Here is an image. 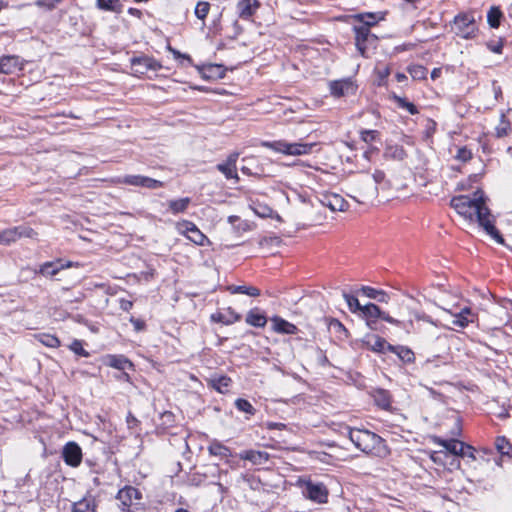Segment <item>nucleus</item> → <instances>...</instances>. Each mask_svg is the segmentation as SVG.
Masks as SVG:
<instances>
[{
	"label": "nucleus",
	"instance_id": "nucleus-56",
	"mask_svg": "<svg viewBox=\"0 0 512 512\" xmlns=\"http://www.w3.org/2000/svg\"><path fill=\"white\" fill-rule=\"evenodd\" d=\"M128 14L139 19L142 17V11L137 8H129Z\"/></svg>",
	"mask_w": 512,
	"mask_h": 512
},
{
	"label": "nucleus",
	"instance_id": "nucleus-31",
	"mask_svg": "<svg viewBox=\"0 0 512 512\" xmlns=\"http://www.w3.org/2000/svg\"><path fill=\"white\" fill-rule=\"evenodd\" d=\"M227 290L232 294H246L252 297H257L260 295V290L253 286L231 285L227 288Z\"/></svg>",
	"mask_w": 512,
	"mask_h": 512
},
{
	"label": "nucleus",
	"instance_id": "nucleus-2",
	"mask_svg": "<svg viewBox=\"0 0 512 512\" xmlns=\"http://www.w3.org/2000/svg\"><path fill=\"white\" fill-rule=\"evenodd\" d=\"M261 146L269 148L275 152L289 155V156H302L311 153L312 149L316 146V143H302L294 142L290 143L285 140L278 141H263Z\"/></svg>",
	"mask_w": 512,
	"mask_h": 512
},
{
	"label": "nucleus",
	"instance_id": "nucleus-5",
	"mask_svg": "<svg viewBox=\"0 0 512 512\" xmlns=\"http://www.w3.org/2000/svg\"><path fill=\"white\" fill-rule=\"evenodd\" d=\"M453 30L461 38L470 39L474 37L477 31L474 15L472 13H460L455 16Z\"/></svg>",
	"mask_w": 512,
	"mask_h": 512
},
{
	"label": "nucleus",
	"instance_id": "nucleus-19",
	"mask_svg": "<svg viewBox=\"0 0 512 512\" xmlns=\"http://www.w3.org/2000/svg\"><path fill=\"white\" fill-rule=\"evenodd\" d=\"M211 321L216 323H222L224 325H231L241 319L233 308L228 307L225 312H216L211 315Z\"/></svg>",
	"mask_w": 512,
	"mask_h": 512
},
{
	"label": "nucleus",
	"instance_id": "nucleus-39",
	"mask_svg": "<svg viewBox=\"0 0 512 512\" xmlns=\"http://www.w3.org/2000/svg\"><path fill=\"white\" fill-rule=\"evenodd\" d=\"M256 215L262 218L273 217V210L269 206L261 203H253L251 206Z\"/></svg>",
	"mask_w": 512,
	"mask_h": 512
},
{
	"label": "nucleus",
	"instance_id": "nucleus-18",
	"mask_svg": "<svg viewBox=\"0 0 512 512\" xmlns=\"http://www.w3.org/2000/svg\"><path fill=\"white\" fill-rule=\"evenodd\" d=\"M433 442L445 448L449 453L460 456L465 453V443L456 439L444 440L434 437Z\"/></svg>",
	"mask_w": 512,
	"mask_h": 512
},
{
	"label": "nucleus",
	"instance_id": "nucleus-61",
	"mask_svg": "<svg viewBox=\"0 0 512 512\" xmlns=\"http://www.w3.org/2000/svg\"><path fill=\"white\" fill-rule=\"evenodd\" d=\"M390 71L388 67H384L382 70L379 71L380 77L385 78L389 75Z\"/></svg>",
	"mask_w": 512,
	"mask_h": 512
},
{
	"label": "nucleus",
	"instance_id": "nucleus-17",
	"mask_svg": "<svg viewBox=\"0 0 512 512\" xmlns=\"http://www.w3.org/2000/svg\"><path fill=\"white\" fill-rule=\"evenodd\" d=\"M24 63L19 56L7 55L0 58V72L12 74L23 69Z\"/></svg>",
	"mask_w": 512,
	"mask_h": 512
},
{
	"label": "nucleus",
	"instance_id": "nucleus-33",
	"mask_svg": "<svg viewBox=\"0 0 512 512\" xmlns=\"http://www.w3.org/2000/svg\"><path fill=\"white\" fill-rule=\"evenodd\" d=\"M190 202L191 200L189 197L170 200L168 201V207L173 214H178L184 212L188 208Z\"/></svg>",
	"mask_w": 512,
	"mask_h": 512
},
{
	"label": "nucleus",
	"instance_id": "nucleus-28",
	"mask_svg": "<svg viewBox=\"0 0 512 512\" xmlns=\"http://www.w3.org/2000/svg\"><path fill=\"white\" fill-rule=\"evenodd\" d=\"M246 323L254 326L262 328L267 323V318L264 314L260 313L257 308L251 309L246 316Z\"/></svg>",
	"mask_w": 512,
	"mask_h": 512
},
{
	"label": "nucleus",
	"instance_id": "nucleus-21",
	"mask_svg": "<svg viewBox=\"0 0 512 512\" xmlns=\"http://www.w3.org/2000/svg\"><path fill=\"white\" fill-rule=\"evenodd\" d=\"M243 460L250 461L254 465H263L269 460V454L265 451L246 450L239 454Z\"/></svg>",
	"mask_w": 512,
	"mask_h": 512
},
{
	"label": "nucleus",
	"instance_id": "nucleus-30",
	"mask_svg": "<svg viewBox=\"0 0 512 512\" xmlns=\"http://www.w3.org/2000/svg\"><path fill=\"white\" fill-rule=\"evenodd\" d=\"M62 270L61 260L49 261L40 265L38 272L44 276H55Z\"/></svg>",
	"mask_w": 512,
	"mask_h": 512
},
{
	"label": "nucleus",
	"instance_id": "nucleus-63",
	"mask_svg": "<svg viewBox=\"0 0 512 512\" xmlns=\"http://www.w3.org/2000/svg\"><path fill=\"white\" fill-rule=\"evenodd\" d=\"M428 124H429L428 130L431 131V132H434L436 123L434 121H432V120H429Z\"/></svg>",
	"mask_w": 512,
	"mask_h": 512
},
{
	"label": "nucleus",
	"instance_id": "nucleus-53",
	"mask_svg": "<svg viewBox=\"0 0 512 512\" xmlns=\"http://www.w3.org/2000/svg\"><path fill=\"white\" fill-rule=\"evenodd\" d=\"M372 176L376 184H381L385 181V173L381 170H376Z\"/></svg>",
	"mask_w": 512,
	"mask_h": 512
},
{
	"label": "nucleus",
	"instance_id": "nucleus-25",
	"mask_svg": "<svg viewBox=\"0 0 512 512\" xmlns=\"http://www.w3.org/2000/svg\"><path fill=\"white\" fill-rule=\"evenodd\" d=\"M375 404L381 409L388 410L391 407V396L384 389H376L372 392Z\"/></svg>",
	"mask_w": 512,
	"mask_h": 512
},
{
	"label": "nucleus",
	"instance_id": "nucleus-26",
	"mask_svg": "<svg viewBox=\"0 0 512 512\" xmlns=\"http://www.w3.org/2000/svg\"><path fill=\"white\" fill-rule=\"evenodd\" d=\"M207 449L210 455L217 456L222 459H227L232 456L230 448L216 440L212 441Z\"/></svg>",
	"mask_w": 512,
	"mask_h": 512
},
{
	"label": "nucleus",
	"instance_id": "nucleus-46",
	"mask_svg": "<svg viewBox=\"0 0 512 512\" xmlns=\"http://www.w3.org/2000/svg\"><path fill=\"white\" fill-rule=\"evenodd\" d=\"M501 16V11L498 8L492 7L487 15L489 25L493 28L498 27Z\"/></svg>",
	"mask_w": 512,
	"mask_h": 512
},
{
	"label": "nucleus",
	"instance_id": "nucleus-15",
	"mask_svg": "<svg viewBox=\"0 0 512 512\" xmlns=\"http://www.w3.org/2000/svg\"><path fill=\"white\" fill-rule=\"evenodd\" d=\"M329 89L334 97H342L356 92V86L350 79L331 81Z\"/></svg>",
	"mask_w": 512,
	"mask_h": 512
},
{
	"label": "nucleus",
	"instance_id": "nucleus-58",
	"mask_svg": "<svg viewBox=\"0 0 512 512\" xmlns=\"http://www.w3.org/2000/svg\"><path fill=\"white\" fill-rule=\"evenodd\" d=\"M169 51H171L173 53V55L176 57V58H179V57H183V58H186V59H190L189 56L187 55H182L179 51L173 49L172 47H168Z\"/></svg>",
	"mask_w": 512,
	"mask_h": 512
},
{
	"label": "nucleus",
	"instance_id": "nucleus-45",
	"mask_svg": "<svg viewBox=\"0 0 512 512\" xmlns=\"http://www.w3.org/2000/svg\"><path fill=\"white\" fill-rule=\"evenodd\" d=\"M235 406L237 407L238 410L246 413V414H249V415H254L255 414V408L252 406V404L245 400V399H242V398H239L235 401Z\"/></svg>",
	"mask_w": 512,
	"mask_h": 512
},
{
	"label": "nucleus",
	"instance_id": "nucleus-44",
	"mask_svg": "<svg viewBox=\"0 0 512 512\" xmlns=\"http://www.w3.org/2000/svg\"><path fill=\"white\" fill-rule=\"evenodd\" d=\"M210 10V4L206 1H199L195 7V15L198 19L204 20Z\"/></svg>",
	"mask_w": 512,
	"mask_h": 512
},
{
	"label": "nucleus",
	"instance_id": "nucleus-29",
	"mask_svg": "<svg viewBox=\"0 0 512 512\" xmlns=\"http://www.w3.org/2000/svg\"><path fill=\"white\" fill-rule=\"evenodd\" d=\"M353 18L359 22H362L364 24L363 27H369L374 26L377 24L380 20L383 19V16L379 13H360L353 16Z\"/></svg>",
	"mask_w": 512,
	"mask_h": 512
},
{
	"label": "nucleus",
	"instance_id": "nucleus-7",
	"mask_svg": "<svg viewBox=\"0 0 512 512\" xmlns=\"http://www.w3.org/2000/svg\"><path fill=\"white\" fill-rule=\"evenodd\" d=\"M442 309L453 317V320L451 322L453 327H451V329H455V327L465 328L470 323H473L476 319V315L467 306L463 308H458L457 306L453 305L450 308L443 307ZM446 327L450 328V326Z\"/></svg>",
	"mask_w": 512,
	"mask_h": 512
},
{
	"label": "nucleus",
	"instance_id": "nucleus-20",
	"mask_svg": "<svg viewBox=\"0 0 512 512\" xmlns=\"http://www.w3.org/2000/svg\"><path fill=\"white\" fill-rule=\"evenodd\" d=\"M104 363L118 370L133 369L134 367L133 363L124 355H106Z\"/></svg>",
	"mask_w": 512,
	"mask_h": 512
},
{
	"label": "nucleus",
	"instance_id": "nucleus-50",
	"mask_svg": "<svg viewBox=\"0 0 512 512\" xmlns=\"http://www.w3.org/2000/svg\"><path fill=\"white\" fill-rule=\"evenodd\" d=\"M439 362H440L439 357H435V358H433V359L428 358V359H426V360L422 363V369H424V370L428 371V370H430V368H431L432 366H433V367H438V366H440Z\"/></svg>",
	"mask_w": 512,
	"mask_h": 512
},
{
	"label": "nucleus",
	"instance_id": "nucleus-4",
	"mask_svg": "<svg viewBox=\"0 0 512 512\" xmlns=\"http://www.w3.org/2000/svg\"><path fill=\"white\" fill-rule=\"evenodd\" d=\"M348 435L355 447L364 453H370L381 440L375 433L363 429H349Z\"/></svg>",
	"mask_w": 512,
	"mask_h": 512
},
{
	"label": "nucleus",
	"instance_id": "nucleus-54",
	"mask_svg": "<svg viewBox=\"0 0 512 512\" xmlns=\"http://www.w3.org/2000/svg\"><path fill=\"white\" fill-rule=\"evenodd\" d=\"M461 456H466L472 460H475V449L472 446L465 444V453H463Z\"/></svg>",
	"mask_w": 512,
	"mask_h": 512
},
{
	"label": "nucleus",
	"instance_id": "nucleus-9",
	"mask_svg": "<svg viewBox=\"0 0 512 512\" xmlns=\"http://www.w3.org/2000/svg\"><path fill=\"white\" fill-rule=\"evenodd\" d=\"M176 229L196 245L203 246L208 241L207 237L191 221L183 220L178 222L176 224Z\"/></svg>",
	"mask_w": 512,
	"mask_h": 512
},
{
	"label": "nucleus",
	"instance_id": "nucleus-59",
	"mask_svg": "<svg viewBox=\"0 0 512 512\" xmlns=\"http://www.w3.org/2000/svg\"><path fill=\"white\" fill-rule=\"evenodd\" d=\"M441 74V69L440 68H434L431 72V78L434 80L436 78H438Z\"/></svg>",
	"mask_w": 512,
	"mask_h": 512
},
{
	"label": "nucleus",
	"instance_id": "nucleus-62",
	"mask_svg": "<svg viewBox=\"0 0 512 512\" xmlns=\"http://www.w3.org/2000/svg\"><path fill=\"white\" fill-rule=\"evenodd\" d=\"M0 245H6L4 230L0 231Z\"/></svg>",
	"mask_w": 512,
	"mask_h": 512
},
{
	"label": "nucleus",
	"instance_id": "nucleus-23",
	"mask_svg": "<svg viewBox=\"0 0 512 512\" xmlns=\"http://www.w3.org/2000/svg\"><path fill=\"white\" fill-rule=\"evenodd\" d=\"M271 322H272V326H273V330L277 333H282V334H296L297 333V327L284 320L283 318L279 317V316H274L271 318Z\"/></svg>",
	"mask_w": 512,
	"mask_h": 512
},
{
	"label": "nucleus",
	"instance_id": "nucleus-40",
	"mask_svg": "<svg viewBox=\"0 0 512 512\" xmlns=\"http://www.w3.org/2000/svg\"><path fill=\"white\" fill-rule=\"evenodd\" d=\"M343 298L345 299L348 308L352 313L360 314L363 305L359 303V300L356 297L344 292Z\"/></svg>",
	"mask_w": 512,
	"mask_h": 512
},
{
	"label": "nucleus",
	"instance_id": "nucleus-37",
	"mask_svg": "<svg viewBox=\"0 0 512 512\" xmlns=\"http://www.w3.org/2000/svg\"><path fill=\"white\" fill-rule=\"evenodd\" d=\"M35 338L44 346L50 348H57L60 346V340L52 334L41 333L35 336Z\"/></svg>",
	"mask_w": 512,
	"mask_h": 512
},
{
	"label": "nucleus",
	"instance_id": "nucleus-55",
	"mask_svg": "<svg viewBox=\"0 0 512 512\" xmlns=\"http://www.w3.org/2000/svg\"><path fill=\"white\" fill-rule=\"evenodd\" d=\"M130 321L133 324L136 331H141L145 327V323L139 319L131 318Z\"/></svg>",
	"mask_w": 512,
	"mask_h": 512
},
{
	"label": "nucleus",
	"instance_id": "nucleus-22",
	"mask_svg": "<svg viewBox=\"0 0 512 512\" xmlns=\"http://www.w3.org/2000/svg\"><path fill=\"white\" fill-rule=\"evenodd\" d=\"M260 7L258 0H240L237 4L239 16L243 19H249Z\"/></svg>",
	"mask_w": 512,
	"mask_h": 512
},
{
	"label": "nucleus",
	"instance_id": "nucleus-35",
	"mask_svg": "<svg viewBox=\"0 0 512 512\" xmlns=\"http://www.w3.org/2000/svg\"><path fill=\"white\" fill-rule=\"evenodd\" d=\"M361 292L368 298L376 299L380 302H385V303L388 301V295L383 290H377V289H374L369 286H363L361 288Z\"/></svg>",
	"mask_w": 512,
	"mask_h": 512
},
{
	"label": "nucleus",
	"instance_id": "nucleus-34",
	"mask_svg": "<svg viewBox=\"0 0 512 512\" xmlns=\"http://www.w3.org/2000/svg\"><path fill=\"white\" fill-rule=\"evenodd\" d=\"M72 512H96L94 500L92 498H83L73 505Z\"/></svg>",
	"mask_w": 512,
	"mask_h": 512
},
{
	"label": "nucleus",
	"instance_id": "nucleus-52",
	"mask_svg": "<svg viewBox=\"0 0 512 512\" xmlns=\"http://www.w3.org/2000/svg\"><path fill=\"white\" fill-rule=\"evenodd\" d=\"M61 0H37L36 4L39 7H45L48 9H52L55 7L57 3H59Z\"/></svg>",
	"mask_w": 512,
	"mask_h": 512
},
{
	"label": "nucleus",
	"instance_id": "nucleus-12",
	"mask_svg": "<svg viewBox=\"0 0 512 512\" xmlns=\"http://www.w3.org/2000/svg\"><path fill=\"white\" fill-rule=\"evenodd\" d=\"M4 232L6 245H10L21 238L35 239L38 236V233L33 228L26 225L7 228L4 229Z\"/></svg>",
	"mask_w": 512,
	"mask_h": 512
},
{
	"label": "nucleus",
	"instance_id": "nucleus-41",
	"mask_svg": "<svg viewBox=\"0 0 512 512\" xmlns=\"http://www.w3.org/2000/svg\"><path fill=\"white\" fill-rule=\"evenodd\" d=\"M389 344L384 338L376 336L374 342L371 344V349L375 352L385 353L389 351Z\"/></svg>",
	"mask_w": 512,
	"mask_h": 512
},
{
	"label": "nucleus",
	"instance_id": "nucleus-14",
	"mask_svg": "<svg viewBox=\"0 0 512 512\" xmlns=\"http://www.w3.org/2000/svg\"><path fill=\"white\" fill-rule=\"evenodd\" d=\"M63 459L71 467H77L82 461V451L75 442L67 443L63 448Z\"/></svg>",
	"mask_w": 512,
	"mask_h": 512
},
{
	"label": "nucleus",
	"instance_id": "nucleus-13",
	"mask_svg": "<svg viewBox=\"0 0 512 512\" xmlns=\"http://www.w3.org/2000/svg\"><path fill=\"white\" fill-rule=\"evenodd\" d=\"M239 158L238 152L231 153L225 161L217 164L216 168L220 171L227 179H235L239 181V176L237 174V160Z\"/></svg>",
	"mask_w": 512,
	"mask_h": 512
},
{
	"label": "nucleus",
	"instance_id": "nucleus-24",
	"mask_svg": "<svg viewBox=\"0 0 512 512\" xmlns=\"http://www.w3.org/2000/svg\"><path fill=\"white\" fill-rule=\"evenodd\" d=\"M355 32V44L357 50L360 52L362 56L365 55L366 51V41L370 36V31L367 27H354Z\"/></svg>",
	"mask_w": 512,
	"mask_h": 512
},
{
	"label": "nucleus",
	"instance_id": "nucleus-49",
	"mask_svg": "<svg viewBox=\"0 0 512 512\" xmlns=\"http://www.w3.org/2000/svg\"><path fill=\"white\" fill-rule=\"evenodd\" d=\"M378 135V132L376 130H363L361 131V139L366 142L370 143L376 139Z\"/></svg>",
	"mask_w": 512,
	"mask_h": 512
},
{
	"label": "nucleus",
	"instance_id": "nucleus-3",
	"mask_svg": "<svg viewBox=\"0 0 512 512\" xmlns=\"http://www.w3.org/2000/svg\"><path fill=\"white\" fill-rule=\"evenodd\" d=\"M119 501V508L123 512H136L141 507L142 493L133 486H125L120 489L116 496Z\"/></svg>",
	"mask_w": 512,
	"mask_h": 512
},
{
	"label": "nucleus",
	"instance_id": "nucleus-47",
	"mask_svg": "<svg viewBox=\"0 0 512 512\" xmlns=\"http://www.w3.org/2000/svg\"><path fill=\"white\" fill-rule=\"evenodd\" d=\"M70 350H72L75 354L83 357H88L89 353L83 348L82 341L74 340L70 346Z\"/></svg>",
	"mask_w": 512,
	"mask_h": 512
},
{
	"label": "nucleus",
	"instance_id": "nucleus-6",
	"mask_svg": "<svg viewBox=\"0 0 512 512\" xmlns=\"http://www.w3.org/2000/svg\"><path fill=\"white\" fill-rule=\"evenodd\" d=\"M360 317L365 319L367 325L370 328H373L377 319H382L390 324L401 326L402 322L398 319L391 317L389 314L383 312L379 306L374 303H368L363 305L361 312L359 314Z\"/></svg>",
	"mask_w": 512,
	"mask_h": 512
},
{
	"label": "nucleus",
	"instance_id": "nucleus-32",
	"mask_svg": "<svg viewBox=\"0 0 512 512\" xmlns=\"http://www.w3.org/2000/svg\"><path fill=\"white\" fill-rule=\"evenodd\" d=\"M231 379L227 376H215L210 379V384L214 389H216L220 393H225L228 391L230 386Z\"/></svg>",
	"mask_w": 512,
	"mask_h": 512
},
{
	"label": "nucleus",
	"instance_id": "nucleus-8",
	"mask_svg": "<svg viewBox=\"0 0 512 512\" xmlns=\"http://www.w3.org/2000/svg\"><path fill=\"white\" fill-rule=\"evenodd\" d=\"M114 184H126L131 186L146 187L149 189H157L163 187V182L141 175H126L111 180Z\"/></svg>",
	"mask_w": 512,
	"mask_h": 512
},
{
	"label": "nucleus",
	"instance_id": "nucleus-64",
	"mask_svg": "<svg viewBox=\"0 0 512 512\" xmlns=\"http://www.w3.org/2000/svg\"><path fill=\"white\" fill-rule=\"evenodd\" d=\"M396 78H397V80H398V81H402L403 79H405V78H406V76H405L404 74L398 73V74L396 75Z\"/></svg>",
	"mask_w": 512,
	"mask_h": 512
},
{
	"label": "nucleus",
	"instance_id": "nucleus-16",
	"mask_svg": "<svg viewBox=\"0 0 512 512\" xmlns=\"http://www.w3.org/2000/svg\"><path fill=\"white\" fill-rule=\"evenodd\" d=\"M319 201L331 211H345L348 207L347 201L341 195L335 193L322 194Z\"/></svg>",
	"mask_w": 512,
	"mask_h": 512
},
{
	"label": "nucleus",
	"instance_id": "nucleus-51",
	"mask_svg": "<svg viewBox=\"0 0 512 512\" xmlns=\"http://www.w3.org/2000/svg\"><path fill=\"white\" fill-rule=\"evenodd\" d=\"M414 317L416 320L418 321H424V322H427V323H430L434 326H438L437 322L433 321L432 318L424 313H414Z\"/></svg>",
	"mask_w": 512,
	"mask_h": 512
},
{
	"label": "nucleus",
	"instance_id": "nucleus-48",
	"mask_svg": "<svg viewBox=\"0 0 512 512\" xmlns=\"http://www.w3.org/2000/svg\"><path fill=\"white\" fill-rule=\"evenodd\" d=\"M455 158L462 162H467L472 158V152L466 147H460L457 150Z\"/></svg>",
	"mask_w": 512,
	"mask_h": 512
},
{
	"label": "nucleus",
	"instance_id": "nucleus-57",
	"mask_svg": "<svg viewBox=\"0 0 512 512\" xmlns=\"http://www.w3.org/2000/svg\"><path fill=\"white\" fill-rule=\"evenodd\" d=\"M61 266H62V270H63V269H67V268H70V267H78L79 264L78 263H73L71 261H67L66 263H63L61 261Z\"/></svg>",
	"mask_w": 512,
	"mask_h": 512
},
{
	"label": "nucleus",
	"instance_id": "nucleus-60",
	"mask_svg": "<svg viewBox=\"0 0 512 512\" xmlns=\"http://www.w3.org/2000/svg\"><path fill=\"white\" fill-rule=\"evenodd\" d=\"M404 156V150L402 148H396L394 152V157H398L399 159H402Z\"/></svg>",
	"mask_w": 512,
	"mask_h": 512
},
{
	"label": "nucleus",
	"instance_id": "nucleus-42",
	"mask_svg": "<svg viewBox=\"0 0 512 512\" xmlns=\"http://www.w3.org/2000/svg\"><path fill=\"white\" fill-rule=\"evenodd\" d=\"M395 101L400 108L406 109L411 115H415L419 112L412 102H409L403 97L395 96Z\"/></svg>",
	"mask_w": 512,
	"mask_h": 512
},
{
	"label": "nucleus",
	"instance_id": "nucleus-38",
	"mask_svg": "<svg viewBox=\"0 0 512 512\" xmlns=\"http://www.w3.org/2000/svg\"><path fill=\"white\" fill-rule=\"evenodd\" d=\"M495 446L497 451L502 455H509L510 451L512 450V445L504 436H499L496 438Z\"/></svg>",
	"mask_w": 512,
	"mask_h": 512
},
{
	"label": "nucleus",
	"instance_id": "nucleus-27",
	"mask_svg": "<svg viewBox=\"0 0 512 512\" xmlns=\"http://www.w3.org/2000/svg\"><path fill=\"white\" fill-rule=\"evenodd\" d=\"M389 351L396 354L404 363H413L415 361L414 352L406 346H389Z\"/></svg>",
	"mask_w": 512,
	"mask_h": 512
},
{
	"label": "nucleus",
	"instance_id": "nucleus-10",
	"mask_svg": "<svg viewBox=\"0 0 512 512\" xmlns=\"http://www.w3.org/2000/svg\"><path fill=\"white\" fill-rule=\"evenodd\" d=\"M161 64L148 56L134 57L131 59V70L135 76L145 75L148 71H157Z\"/></svg>",
	"mask_w": 512,
	"mask_h": 512
},
{
	"label": "nucleus",
	"instance_id": "nucleus-11",
	"mask_svg": "<svg viewBox=\"0 0 512 512\" xmlns=\"http://www.w3.org/2000/svg\"><path fill=\"white\" fill-rule=\"evenodd\" d=\"M303 493L311 501L317 503H326L328 499V490L323 483H314L310 480L303 482Z\"/></svg>",
	"mask_w": 512,
	"mask_h": 512
},
{
	"label": "nucleus",
	"instance_id": "nucleus-1",
	"mask_svg": "<svg viewBox=\"0 0 512 512\" xmlns=\"http://www.w3.org/2000/svg\"><path fill=\"white\" fill-rule=\"evenodd\" d=\"M450 204L465 219L471 222L477 221L486 233L498 243L502 244L504 242L499 231L494 226L493 217L486 206L482 191H476L473 196L459 195L453 197Z\"/></svg>",
	"mask_w": 512,
	"mask_h": 512
},
{
	"label": "nucleus",
	"instance_id": "nucleus-36",
	"mask_svg": "<svg viewBox=\"0 0 512 512\" xmlns=\"http://www.w3.org/2000/svg\"><path fill=\"white\" fill-rule=\"evenodd\" d=\"M96 5L101 10L119 13L122 10V4L119 0H97Z\"/></svg>",
	"mask_w": 512,
	"mask_h": 512
},
{
	"label": "nucleus",
	"instance_id": "nucleus-43",
	"mask_svg": "<svg viewBox=\"0 0 512 512\" xmlns=\"http://www.w3.org/2000/svg\"><path fill=\"white\" fill-rule=\"evenodd\" d=\"M408 71L410 76L415 80L425 79L427 75V69L422 65H413Z\"/></svg>",
	"mask_w": 512,
	"mask_h": 512
}]
</instances>
